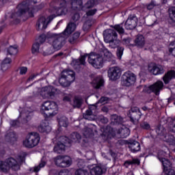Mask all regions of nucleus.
Instances as JSON below:
<instances>
[{
  "mask_svg": "<svg viewBox=\"0 0 175 175\" xmlns=\"http://www.w3.org/2000/svg\"><path fill=\"white\" fill-rule=\"evenodd\" d=\"M94 6H95V0H90L85 5V8L88 9H91V8H94Z\"/></svg>",
  "mask_w": 175,
  "mask_h": 175,
  "instance_id": "nucleus-49",
  "label": "nucleus"
},
{
  "mask_svg": "<svg viewBox=\"0 0 175 175\" xmlns=\"http://www.w3.org/2000/svg\"><path fill=\"white\" fill-rule=\"evenodd\" d=\"M98 107L96 105H92L86 110L85 113H83V118L88 120L89 121H94L96 117V109Z\"/></svg>",
  "mask_w": 175,
  "mask_h": 175,
  "instance_id": "nucleus-17",
  "label": "nucleus"
},
{
  "mask_svg": "<svg viewBox=\"0 0 175 175\" xmlns=\"http://www.w3.org/2000/svg\"><path fill=\"white\" fill-rule=\"evenodd\" d=\"M111 28H113V29L111 30V36L112 39L110 40V46L111 49H118V47H121V41L117 39L118 36L117 31L120 35L125 32L124 27H122V23L116 25L115 26L111 25Z\"/></svg>",
  "mask_w": 175,
  "mask_h": 175,
  "instance_id": "nucleus-4",
  "label": "nucleus"
},
{
  "mask_svg": "<svg viewBox=\"0 0 175 175\" xmlns=\"http://www.w3.org/2000/svg\"><path fill=\"white\" fill-rule=\"evenodd\" d=\"M46 163H46V161L42 159L38 165L29 168L30 173H39V172H40V170H42V169L46 166Z\"/></svg>",
  "mask_w": 175,
  "mask_h": 175,
  "instance_id": "nucleus-25",
  "label": "nucleus"
},
{
  "mask_svg": "<svg viewBox=\"0 0 175 175\" xmlns=\"http://www.w3.org/2000/svg\"><path fill=\"white\" fill-rule=\"evenodd\" d=\"M101 111H102L103 113H109V107H107V106H103V107L101 108Z\"/></svg>",
  "mask_w": 175,
  "mask_h": 175,
  "instance_id": "nucleus-64",
  "label": "nucleus"
},
{
  "mask_svg": "<svg viewBox=\"0 0 175 175\" xmlns=\"http://www.w3.org/2000/svg\"><path fill=\"white\" fill-rule=\"evenodd\" d=\"M75 175H90V173L85 170L79 169L75 172Z\"/></svg>",
  "mask_w": 175,
  "mask_h": 175,
  "instance_id": "nucleus-48",
  "label": "nucleus"
},
{
  "mask_svg": "<svg viewBox=\"0 0 175 175\" xmlns=\"http://www.w3.org/2000/svg\"><path fill=\"white\" fill-rule=\"evenodd\" d=\"M123 121L121 116L117 115L111 116V125H120Z\"/></svg>",
  "mask_w": 175,
  "mask_h": 175,
  "instance_id": "nucleus-30",
  "label": "nucleus"
},
{
  "mask_svg": "<svg viewBox=\"0 0 175 175\" xmlns=\"http://www.w3.org/2000/svg\"><path fill=\"white\" fill-rule=\"evenodd\" d=\"M20 75H25L28 72V68L27 67H21L19 68Z\"/></svg>",
  "mask_w": 175,
  "mask_h": 175,
  "instance_id": "nucleus-55",
  "label": "nucleus"
},
{
  "mask_svg": "<svg viewBox=\"0 0 175 175\" xmlns=\"http://www.w3.org/2000/svg\"><path fill=\"white\" fill-rule=\"evenodd\" d=\"M10 69V65L9 64H6L5 63H1V70L3 72H6V70Z\"/></svg>",
  "mask_w": 175,
  "mask_h": 175,
  "instance_id": "nucleus-51",
  "label": "nucleus"
},
{
  "mask_svg": "<svg viewBox=\"0 0 175 175\" xmlns=\"http://www.w3.org/2000/svg\"><path fill=\"white\" fill-rule=\"evenodd\" d=\"M170 18L175 23V7H172L169 9Z\"/></svg>",
  "mask_w": 175,
  "mask_h": 175,
  "instance_id": "nucleus-47",
  "label": "nucleus"
},
{
  "mask_svg": "<svg viewBox=\"0 0 175 175\" xmlns=\"http://www.w3.org/2000/svg\"><path fill=\"white\" fill-rule=\"evenodd\" d=\"M129 148L131 152H138L141 149L140 143L137 141H131L129 143Z\"/></svg>",
  "mask_w": 175,
  "mask_h": 175,
  "instance_id": "nucleus-27",
  "label": "nucleus"
},
{
  "mask_svg": "<svg viewBox=\"0 0 175 175\" xmlns=\"http://www.w3.org/2000/svg\"><path fill=\"white\" fill-rule=\"evenodd\" d=\"M135 44L137 47H143L144 44H146V40L144 39V36L139 35L137 36L135 40Z\"/></svg>",
  "mask_w": 175,
  "mask_h": 175,
  "instance_id": "nucleus-29",
  "label": "nucleus"
},
{
  "mask_svg": "<svg viewBox=\"0 0 175 175\" xmlns=\"http://www.w3.org/2000/svg\"><path fill=\"white\" fill-rule=\"evenodd\" d=\"M161 154H165L164 151H161L158 154V159L161 162L163 166V172H166V170H169V169H172V162L169 159H165L161 156Z\"/></svg>",
  "mask_w": 175,
  "mask_h": 175,
  "instance_id": "nucleus-22",
  "label": "nucleus"
},
{
  "mask_svg": "<svg viewBox=\"0 0 175 175\" xmlns=\"http://www.w3.org/2000/svg\"><path fill=\"white\" fill-rule=\"evenodd\" d=\"M79 38H80V32L74 33L73 35L71 36L69 38L70 43H71L72 44H73V43H76Z\"/></svg>",
  "mask_w": 175,
  "mask_h": 175,
  "instance_id": "nucleus-43",
  "label": "nucleus"
},
{
  "mask_svg": "<svg viewBox=\"0 0 175 175\" xmlns=\"http://www.w3.org/2000/svg\"><path fill=\"white\" fill-rule=\"evenodd\" d=\"M136 83V75L131 72H124L121 77V85L122 87H132Z\"/></svg>",
  "mask_w": 175,
  "mask_h": 175,
  "instance_id": "nucleus-7",
  "label": "nucleus"
},
{
  "mask_svg": "<svg viewBox=\"0 0 175 175\" xmlns=\"http://www.w3.org/2000/svg\"><path fill=\"white\" fill-rule=\"evenodd\" d=\"M81 139V135L77 133H72L68 140L70 142H67V145L68 147L72 144V143H79L80 140Z\"/></svg>",
  "mask_w": 175,
  "mask_h": 175,
  "instance_id": "nucleus-24",
  "label": "nucleus"
},
{
  "mask_svg": "<svg viewBox=\"0 0 175 175\" xmlns=\"http://www.w3.org/2000/svg\"><path fill=\"white\" fill-rule=\"evenodd\" d=\"M31 51L33 54H38V53H43L40 49V44L39 42H36L33 44Z\"/></svg>",
  "mask_w": 175,
  "mask_h": 175,
  "instance_id": "nucleus-41",
  "label": "nucleus"
},
{
  "mask_svg": "<svg viewBox=\"0 0 175 175\" xmlns=\"http://www.w3.org/2000/svg\"><path fill=\"white\" fill-rule=\"evenodd\" d=\"M121 68L118 66L111 67L110 69V80L116 81L121 77Z\"/></svg>",
  "mask_w": 175,
  "mask_h": 175,
  "instance_id": "nucleus-21",
  "label": "nucleus"
},
{
  "mask_svg": "<svg viewBox=\"0 0 175 175\" xmlns=\"http://www.w3.org/2000/svg\"><path fill=\"white\" fill-rule=\"evenodd\" d=\"M79 18H80V14L79 13H75L72 17V20L73 21H79Z\"/></svg>",
  "mask_w": 175,
  "mask_h": 175,
  "instance_id": "nucleus-58",
  "label": "nucleus"
},
{
  "mask_svg": "<svg viewBox=\"0 0 175 175\" xmlns=\"http://www.w3.org/2000/svg\"><path fill=\"white\" fill-rule=\"evenodd\" d=\"M95 13H96V9L89 10L86 13V14H87V16H94V14H95Z\"/></svg>",
  "mask_w": 175,
  "mask_h": 175,
  "instance_id": "nucleus-62",
  "label": "nucleus"
},
{
  "mask_svg": "<svg viewBox=\"0 0 175 175\" xmlns=\"http://www.w3.org/2000/svg\"><path fill=\"white\" fill-rule=\"evenodd\" d=\"M110 59H111V65H116V64H117V62L116 60V57L112 54L110 55Z\"/></svg>",
  "mask_w": 175,
  "mask_h": 175,
  "instance_id": "nucleus-61",
  "label": "nucleus"
},
{
  "mask_svg": "<svg viewBox=\"0 0 175 175\" xmlns=\"http://www.w3.org/2000/svg\"><path fill=\"white\" fill-rule=\"evenodd\" d=\"M103 38L105 43H110V29H106L103 31Z\"/></svg>",
  "mask_w": 175,
  "mask_h": 175,
  "instance_id": "nucleus-44",
  "label": "nucleus"
},
{
  "mask_svg": "<svg viewBox=\"0 0 175 175\" xmlns=\"http://www.w3.org/2000/svg\"><path fill=\"white\" fill-rule=\"evenodd\" d=\"M107 100H109V98L107 97H101L100 100H98L99 103H102L103 105H105L107 103Z\"/></svg>",
  "mask_w": 175,
  "mask_h": 175,
  "instance_id": "nucleus-54",
  "label": "nucleus"
},
{
  "mask_svg": "<svg viewBox=\"0 0 175 175\" xmlns=\"http://www.w3.org/2000/svg\"><path fill=\"white\" fill-rule=\"evenodd\" d=\"M69 3V1L59 0L57 3V5H59V7H54L53 12L56 13L57 16H65V14L68 13V5Z\"/></svg>",
  "mask_w": 175,
  "mask_h": 175,
  "instance_id": "nucleus-13",
  "label": "nucleus"
},
{
  "mask_svg": "<svg viewBox=\"0 0 175 175\" xmlns=\"http://www.w3.org/2000/svg\"><path fill=\"white\" fill-rule=\"evenodd\" d=\"M75 29L76 23H70L63 32L60 33L48 32L46 38L49 44H51L54 50L58 51V50H61V48L65 46L66 39L69 38V35H70Z\"/></svg>",
  "mask_w": 175,
  "mask_h": 175,
  "instance_id": "nucleus-1",
  "label": "nucleus"
},
{
  "mask_svg": "<svg viewBox=\"0 0 175 175\" xmlns=\"http://www.w3.org/2000/svg\"><path fill=\"white\" fill-rule=\"evenodd\" d=\"M70 3L72 9H77V6H83V0H70Z\"/></svg>",
  "mask_w": 175,
  "mask_h": 175,
  "instance_id": "nucleus-39",
  "label": "nucleus"
},
{
  "mask_svg": "<svg viewBox=\"0 0 175 175\" xmlns=\"http://www.w3.org/2000/svg\"><path fill=\"white\" fill-rule=\"evenodd\" d=\"M128 117H129L130 121L133 124H137L139 120L142 118V112L137 107H134L129 111Z\"/></svg>",
  "mask_w": 175,
  "mask_h": 175,
  "instance_id": "nucleus-15",
  "label": "nucleus"
},
{
  "mask_svg": "<svg viewBox=\"0 0 175 175\" xmlns=\"http://www.w3.org/2000/svg\"><path fill=\"white\" fill-rule=\"evenodd\" d=\"M7 161V166H8V170H14V172H17V170H20V166L21 163L17 161V160L14 159L12 157L8 158L5 159Z\"/></svg>",
  "mask_w": 175,
  "mask_h": 175,
  "instance_id": "nucleus-20",
  "label": "nucleus"
},
{
  "mask_svg": "<svg viewBox=\"0 0 175 175\" xmlns=\"http://www.w3.org/2000/svg\"><path fill=\"white\" fill-rule=\"evenodd\" d=\"M40 111L45 118L54 117L58 114V105L54 101H44L40 106Z\"/></svg>",
  "mask_w": 175,
  "mask_h": 175,
  "instance_id": "nucleus-3",
  "label": "nucleus"
},
{
  "mask_svg": "<svg viewBox=\"0 0 175 175\" xmlns=\"http://www.w3.org/2000/svg\"><path fill=\"white\" fill-rule=\"evenodd\" d=\"M155 6H159V3H157L155 1H152L149 4L147 5V9L148 10H152Z\"/></svg>",
  "mask_w": 175,
  "mask_h": 175,
  "instance_id": "nucleus-50",
  "label": "nucleus"
},
{
  "mask_svg": "<svg viewBox=\"0 0 175 175\" xmlns=\"http://www.w3.org/2000/svg\"><path fill=\"white\" fill-rule=\"evenodd\" d=\"M81 105H83V98L81 96H76L73 100V107L80 109V107H81Z\"/></svg>",
  "mask_w": 175,
  "mask_h": 175,
  "instance_id": "nucleus-36",
  "label": "nucleus"
},
{
  "mask_svg": "<svg viewBox=\"0 0 175 175\" xmlns=\"http://www.w3.org/2000/svg\"><path fill=\"white\" fill-rule=\"evenodd\" d=\"M54 162L58 167H69L72 165V158L69 156L59 155L54 158Z\"/></svg>",
  "mask_w": 175,
  "mask_h": 175,
  "instance_id": "nucleus-9",
  "label": "nucleus"
},
{
  "mask_svg": "<svg viewBox=\"0 0 175 175\" xmlns=\"http://www.w3.org/2000/svg\"><path fill=\"white\" fill-rule=\"evenodd\" d=\"M90 174L91 175H102L103 174V170L102 167L99 165H96L90 169Z\"/></svg>",
  "mask_w": 175,
  "mask_h": 175,
  "instance_id": "nucleus-33",
  "label": "nucleus"
},
{
  "mask_svg": "<svg viewBox=\"0 0 175 175\" xmlns=\"http://www.w3.org/2000/svg\"><path fill=\"white\" fill-rule=\"evenodd\" d=\"M172 79H175V71L170 70L163 77V81L165 84H169Z\"/></svg>",
  "mask_w": 175,
  "mask_h": 175,
  "instance_id": "nucleus-26",
  "label": "nucleus"
},
{
  "mask_svg": "<svg viewBox=\"0 0 175 175\" xmlns=\"http://www.w3.org/2000/svg\"><path fill=\"white\" fill-rule=\"evenodd\" d=\"M130 134L131 131L125 126H122L120 129L112 127L110 132L111 136L116 139H125L128 137Z\"/></svg>",
  "mask_w": 175,
  "mask_h": 175,
  "instance_id": "nucleus-6",
  "label": "nucleus"
},
{
  "mask_svg": "<svg viewBox=\"0 0 175 175\" xmlns=\"http://www.w3.org/2000/svg\"><path fill=\"white\" fill-rule=\"evenodd\" d=\"M137 21L136 15H130L125 23L126 29H135L137 27Z\"/></svg>",
  "mask_w": 175,
  "mask_h": 175,
  "instance_id": "nucleus-18",
  "label": "nucleus"
},
{
  "mask_svg": "<svg viewBox=\"0 0 175 175\" xmlns=\"http://www.w3.org/2000/svg\"><path fill=\"white\" fill-rule=\"evenodd\" d=\"M38 42L40 43V44H42V43H44V42H46V36H40L38 38Z\"/></svg>",
  "mask_w": 175,
  "mask_h": 175,
  "instance_id": "nucleus-60",
  "label": "nucleus"
},
{
  "mask_svg": "<svg viewBox=\"0 0 175 175\" xmlns=\"http://www.w3.org/2000/svg\"><path fill=\"white\" fill-rule=\"evenodd\" d=\"M85 58H87V55L81 56L80 59L73 60L71 64L74 69H79L80 65H85Z\"/></svg>",
  "mask_w": 175,
  "mask_h": 175,
  "instance_id": "nucleus-23",
  "label": "nucleus"
},
{
  "mask_svg": "<svg viewBox=\"0 0 175 175\" xmlns=\"http://www.w3.org/2000/svg\"><path fill=\"white\" fill-rule=\"evenodd\" d=\"M0 170L4 173L9 172V166H8L6 160L5 161H0Z\"/></svg>",
  "mask_w": 175,
  "mask_h": 175,
  "instance_id": "nucleus-42",
  "label": "nucleus"
},
{
  "mask_svg": "<svg viewBox=\"0 0 175 175\" xmlns=\"http://www.w3.org/2000/svg\"><path fill=\"white\" fill-rule=\"evenodd\" d=\"M82 133L86 139L88 137H92L94 136V131L92 130V128L90 127H85L83 130L82 131Z\"/></svg>",
  "mask_w": 175,
  "mask_h": 175,
  "instance_id": "nucleus-35",
  "label": "nucleus"
},
{
  "mask_svg": "<svg viewBox=\"0 0 175 175\" xmlns=\"http://www.w3.org/2000/svg\"><path fill=\"white\" fill-rule=\"evenodd\" d=\"M102 52L104 57H102L101 55L96 53H91L89 55L88 61L93 68H95V69H100V68H103V61L110 60V52L109 51V49L103 48Z\"/></svg>",
  "mask_w": 175,
  "mask_h": 175,
  "instance_id": "nucleus-2",
  "label": "nucleus"
},
{
  "mask_svg": "<svg viewBox=\"0 0 175 175\" xmlns=\"http://www.w3.org/2000/svg\"><path fill=\"white\" fill-rule=\"evenodd\" d=\"M57 121L59 126H64V128H66L69 124L68 122V118L64 116H59L57 117Z\"/></svg>",
  "mask_w": 175,
  "mask_h": 175,
  "instance_id": "nucleus-32",
  "label": "nucleus"
},
{
  "mask_svg": "<svg viewBox=\"0 0 175 175\" xmlns=\"http://www.w3.org/2000/svg\"><path fill=\"white\" fill-rule=\"evenodd\" d=\"M17 9L18 11L12 16V18L15 20L16 24L20 23V17H21V16H24V14L29 10V8L27 3L24 1L18 5Z\"/></svg>",
  "mask_w": 175,
  "mask_h": 175,
  "instance_id": "nucleus-10",
  "label": "nucleus"
},
{
  "mask_svg": "<svg viewBox=\"0 0 175 175\" xmlns=\"http://www.w3.org/2000/svg\"><path fill=\"white\" fill-rule=\"evenodd\" d=\"M38 131L42 133H50L51 132V126L49 124L43 122L38 127Z\"/></svg>",
  "mask_w": 175,
  "mask_h": 175,
  "instance_id": "nucleus-28",
  "label": "nucleus"
},
{
  "mask_svg": "<svg viewBox=\"0 0 175 175\" xmlns=\"http://www.w3.org/2000/svg\"><path fill=\"white\" fill-rule=\"evenodd\" d=\"M5 140L8 143H14V142L17 141V135L15 132H10L5 135Z\"/></svg>",
  "mask_w": 175,
  "mask_h": 175,
  "instance_id": "nucleus-31",
  "label": "nucleus"
},
{
  "mask_svg": "<svg viewBox=\"0 0 175 175\" xmlns=\"http://www.w3.org/2000/svg\"><path fill=\"white\" fill-rule=\"evenodd\" d=\"M111 156L113 158V162H116V159H117V153L111 150Z\"/></svg>",
  "mask_w": 175,
  "mask_h": 175,
  "instance_id": "nucleus-63",
  "label": "nucleus"
},
{
  "mask_svg": "<svg viewBox=\"0 0 175 175\" xmlns=\"http://www.w3.org/2000/svg\"><path fill=\"white\" fill-rule=\"evenodd\" d=\"M123 55H124V47L119 46L118 48H117L116 55L118 59H121V58H122Z\"/></svg>",
  "mask_w": 175,
  "mask_h": 175,
  "instance_id": "nucleus-46",
  "label": "nucleus"
},
{
  "mask_svg": "<svg viewBox=\"0 0 175 175\" xmlns=\"http://www.w3.org/2000/svg\"><path fill=\"white\" fill-rule=\"evenodd\" d=\"M40 142V135H39V133L32 132L26 136L25 139L23 141V146L27 148H33V147H36L39 144Z\"/></svg>",
  "mask_w": 175,
  "mask_h": 175,
  "instance_id": "nucleus-5",
  "label": "nucleus"
},
{
  "mask_svg": "<svg viewBox=\"0 0 175 175\" xmlns=\"http://www.w3.org/2000/svg\"><path fill=\"white\" fill-rule=\"evenodd\" d=\"M66 75H62L61 78L59 79V83L62 87H69L72 83H73L76 79L75 77V72L68 70Z\"/></svg>",
  "mask_w": 175,
  "mask_h": 175,
  "instance_id": "nucleus-8",
  "label": "nucleus"
},
{
  "mask_svg": "<svg viewBox=\"0 0 175 175\" xmlns=\"http://www.w3.org/2000/svg\"><path fill=\"white\" fill-rule=\"evenodd\" d=\"M1 63L10 65L12 64V59L10 57H5Z\"/></svg>",
  "mask_w": 175,
  "mask_h": 175,
  "instance_id": "nucleus-56",
  "label": "nucleus"
},
{
  "mask_svg": "<svg viewBox=\"0 0 175 175\" xmlns=\"http://www.w3.org/2000/svg\"><path fill=\"white\" fill-rule=\"evenodd\" d=\"M148 70L152 75L158 76V75H163L165 73V68L162 65L156 64H150L148 66Z\"/></svg>",
  "mask_w": 175,
  "mask_h": 175,
  "instance_id": "nucleus-16",
  "label": "nucleus"
},
{
  "mask_svg": "<svg viewBox=\"0 0 175 175\" xmlns=\"http://www.w3.org/2000/svg\"><path fill=\"white\" fill-rule=\"evenodd\" d=\"M101 132H103V136L109 137V136H110V126L101 128Z\"/></svg>",
  "mask_w": 175,
  "mask_h": 175,
  "instance_id": "nucleus-45",
  "label": "nucleus"
},
{
  "mask_svg": "<svg viewBox=\"0 0 175 175\" xmlns=\"http://www.w3.org/2000/svg\"><path fill=\"white\" fill-rule=\"evenodd\" d=\"M56 17L57 16L54 14L51 15L48 17L49 21H47V18H46L44 16L40 17L36 23L37 31H43V29H46L49 24H50V23H51V21H53V20H54V18Z\"/></svg>",
  "mask_w": 175,
  "mask_h": 175,
  "instance_id": "nucleus-12",
  "label": "nucleus"
},
{
  "mask_svg": "<svg viewBox=\"0 0 175 175\" xmlns=\"http://www.w3.org/2000/svg\"><path fill=\"white\" fill-rule=\"evenodd\" d=\"M124 165L125 167H129L130 165H140V160H139V159L127 160L124 162Z\"/></svg>",
  "mask_w": 175,
  "mask_h": 175,
  "instance_id": "nucleus-38",
  "label": "nucleus"
},
{
  "mask_svg": "<svg viewBox=\"0 0 175 175\" xmlns=\"http://www.w3.org/2000/svg\"><path fill=\"white\" fill-rule=\"evenodd\" d=\"M68 143H70V141H69V138L66 136H62L59 138V142L57 144L54 146L53 150L54 152H56V154H62L64 151H65L66 147H69V145H68Z\"/></svg>",
  "mask_w": 175,
  "mask_h": 175,
  "instance_id": "nucleus-11",
  "label": "nucleus"
},
{
  "mask_svg": "<svg viewBox=\"0 0 175 175\" xmlns=\"http://www.w3.org/2000/svg\"><path fill=\"white\" fill-rule=\"evenodd\" d=\"M164 140L167 143H169L170 146H175V138L172 135H166Z\"/></svg>",
  "mask_w": 175,
  "mask_h": 175,
  "instance_id": "nucleus-40",
  "label": "nucleus"
},
{
  "mask_svg": "<svg viewBox=\"0 0 175 175\" xmlns=\"http://www.w3.org/2000/svg\"><path fill=\"white\" fill-rule=\"evenodd\" d=\"M10 124L11 126H14V128H17L20 125V122L17 120H11Z\"/></svg>",
  "mask_w": 175,
  "mask_h": 175,
  "instance_id": "nucleus-53",
  "label": "nucleus"
},
{
  "mask_svg": "<svg viewBox=\"0 0 175 175\" xmlns=\"http://www.w3.org/2000/svg\"><path fill=\"white\" fill-rule=\"evenodd\" d=\"M140 126L142 129H146V130H148L150 129V128H151V126H150V124H148V122H142L140 124Z\"/></svg>",
  "mask_w": 175,
  "mask_h": 175,
  "instance_id": "nucleus-52",
  "label": "nucleus"
},
{
  "mask_svg": "<svg viewBox=\"0 0 175 175\" xmlns=\"http://www.w3.org/2000/svg\"><path fill=\"white\" fill-rule=\"evenodd\" d=\"M163 88V82L161 81H157L153 85H150L149 87H145L144 91L148 94H151V92L154 93L156 95H159L161 91Z\"/></svg>",
  "mask_w": 175,
  "mask_h": 175,
  "instance_id": "nucleus-14",
  "label": "nucleus"
},
{
  "mask_svg": "<svg viewBox=\"0 0 175 175\" xmlns=\"http://www.w3.org/2000/svg\"><path fill=\"white\" fill-rule=\"evenodd\" d=\"M165 175H175V172L174 170L169 169L166 171H164Z\"/></svg>",
  "mask_w": 175,
  "mask_h": 175,
  "instance_id": "nucleus-57",
  "label": "nucleus"
},
{
  "mask_svg": "<svg viewBox=\"0 0 175 175\" xmlns=\"http://www.w3.org/2000/svg\"><path fill=\"white\" fill-rule=\"evenodd\" d=\"M93 87L96 89L100 88L103 85V79L100 77H97L93 81Z\"/></svg>",
  "mask_w": 175,
  "mask_h": 175,
  "instance_id": "nucleus-37",
  "label": "nucleus"
},
{
  "mask_svg": "<svg viewBox=\"0 0 175 175\" xmlns=\"http://www.w3.org/2000/svg\"><path fill=\"white\" fill-rule=\"evenodd\" d=\"M111 2L113 8L118 6L119 3H121V1H120V0H111Z\"/></svg>",
  "mask_w": 175,
  "mask_h": 175,
  "instance_id": "nucleus-59",
  "label": "nucleus"
},
{
  "mask_svg": "<svg viewBox=\"0 0 175 175\" xmlns=\"http://www.w3.org/2000/svg\"><path fill=\"white\" fill-rule=\"evenodd\" d=\"M17 53H18V46L17 45L10 46L7 49L8 55H16Z\"/></svg>",
  "mask_w": 175,
  "mask_h": 175,
  "instance_id": "nucleus-34",
  "label": "nucleus"
},
{
  "mask_svg": "<svg viewBox=\"0 0 175 175\" xmlns=\"http://www.w3.org/2000/svg\"><path fill=\"white\" fill-rule=\"evenodd\" d=\"M55 89L53 86H46L41 90L40 95L44 99L54 96Z\"/></svg>",
  "mask_w": 175,
  "mask_h": 175,
  "instance_id": "nucleus-19",
  "label": "nucleus"
}]
</instances>
